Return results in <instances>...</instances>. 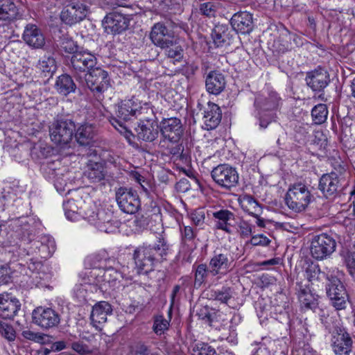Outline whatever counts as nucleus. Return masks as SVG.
<instances>
[{"mask_svg":"<svg viewBox=\"0 0 355 355\" xmlns=\"http://www.w3.org/2000/svg\"><path fill=\"white\" fill-rule=\"evenodd\" d=\"M170 246L164 238H159L154 244H145L138 246L134 250L132 258L137 273L147 275L153 271L157 263L166 259Z\"/></svg>","mask_w":355,"mask_h":355,"instance_id":"nucleus-1","label":"nucleus"},{"mask_svg":"<svg viewBox=\"0 0 355 355\" xmlns=\"http://www.w3.org/2000/svg\"><path fill=\"white\" fill-rule=\"evenodd\" d=\"M145 114H152V108L148 105L139 106L132 99H125L118 104L115 111L116 116H110L109 121L116 130L130 141L134 135L128 130L125 122L133 118H139Z\"/></svg>","mask_w":355,"mask_h":355,"instance_id":"nucleus-2","label":"nucleus"},{"mask_svg":"<svg viewBox=\"0 0 355 355\" xmlns=\"http://www.w3.org/2000/svg\"><path fill=\"white\" fill-rule=\"evenodd\" d=\"M318 189L325 198L331 200H343L347 194L352 193V191H348L345 180L335 172L325 173L320 177Z\"/></svg>","mask_w":355,"mask_h":355,"instance_id":"nucleus-3","label":"nucleus"},{"mask_svg":"<svg viewBox=\"0 0 355 355\" xmlns=\"http://www.w3.org/2000/svg\"><path fill=\"white\" fill-rule=\"evenodd\" d=\"M76 80L83 86L85 85L98 101L104 98L103 94L111 87L107 71L101 67L89 71L83 76H76Z\"/></svg>","mask_w":355,"mask_h":355,"instance_id":"nucleus-4","label":"nucleus"},{"mask_svg":"<svg viewBox=\"0 0 355 355\" xmlns=\"http://www.w3.org/2000/svg\"><path fill=\"white\" fill-rule=\"evenodd\" d=\"M254 105L261 128L265 129L270 123L276 121L275 111L279 106V98L275 94H269L268 96L257 95Z\"/></svg>","mask_w":355,"mask_h":355,"instance_id":"nucleus-5","label":"nucleus"},{"mask_svg":"<svg viewBox=\"0 0 355 355\" xmlns=\"http://www.w3.org/2000/svg\"><path fill=\"white\" fill-rule=\"evenodd\" d=\"M313 196L308 187L302 182H297L289 186L285 197V202L289 209L295 212L306 209L312 200Z\"/></svg>","mask_w":355,"mask_h":355,"instance_id":"nucleus-6","label":"nucleus"},{"mask_svg":"<svg viewBox=\"0 0 355 355\" xmlns=\"http://www.w3.org/2000/svg\"><path fill=\"white\" fill-rule=\"evenodd\" d=\"M76 125L71 119H58L49 127L51 139L57 145L64 147L72 140Z\"/></svg>","mask_w":355,"mask_h":355,"instance_id":"nucleus-7","label":"nucleus"},{"mask_svg":"<svg viewBox=\"0 0 355 355\" xmlns=\"http://www.w3.org/2000/svg\"><path fill=\"white\" fill-rule=\"evenodd\" d=\"M336 248V241L328 234L324 233L314 236L311 240L310 251L311 256L317 260L329 257Z\"/></svg>","mask_w":355,"mask_h":355,"instance_id":"nucleus-8","label":"nucleus"},{"mask_svg":"<svg viewBox=\"0 0 355 355\" xmlns=\"http://www.w3.org/2000/svg\"><path fill=\"white\" fill-rule=\"evenodd\" d=\"M137 127L135 128L137 137L146 142H153L159 136V127L152 110V114H145L139 119Z\"/></svg>","mask_w":355,"mask_h":355,"instance_id":"nucleus-9","label":"nucleus"},{"mask_svg":"<svg viewBox=\"0 0 355 355\" xmlns=\"http://www.w3.org/2000/svg\"><path fill=\"white\" fill-rule=\"evenodd\" d=\"M234 266V257L227 250L215 251L209 263L210 275L212 276H225L232 271Z\"/></svg>","mask_w":355,"mask_h":355,"instance_id":"nucleus-10","label":"nucleus"},{"mask_svg":"<svg viewBox=\"0 0 355 355\" xmlns=\"http://www.w3.org/2000/svg\"><path fill=\"white\" fill-rule=\"evenodd\" d=\"M116 200L120 209L128 214H135L141 206L137 192L131 188H119L116 191Z\"/></svg>","mask_w":355,"mask_h":355,"instance_id":"nucleus-11","label":"nucleus"},{"mask_svg":"<svg viewBox=\"0 0 355 355\" xmlns=\"http://www.w3.org/2000/svg\"><path fill=\"white\" fill-rule=\"evenodd\" d=\"M40 222L33 216H22L12 220L11 226L15 229V236L19 240L30 242L36 233Z\"/></svg>","mask_w":355,"mask_h":355,"instance_id":"nucleus-12","label":"nucleus"},{"mask_svg":"<svg viewBox=\"0 0 355 355\" xmlns=\"http://www.w3.org/2000/svg\"><path fill=\"white\" fill-rule=\"evenodd\" d=\"M211 178L220 187L231 189L239 182V174L236 169L228 164H220L211 171Z\"/></svg>","mask_w":355,"mask_h":355,"instance_id":"nucleus-13","label":"nucleus"},{"mask_svg":"<svg viewBox=\"0 0 355 355\" xmlns=\"http://www.w3.org/2000/svg\"><path fill=\"white\" fill-rule=\"evenodd\" d=\"M326 290L327 296L330 298L332 305L337 309L345 308L347 294L341 281L336 277H327Z\"/></svg>","mask_w":355,"mask_h":355,"instance_id":"nucleus-14","label":"nucleus"},{"mask_svg":"<svg viewBox=\"0 0 355 355\" xmlns=\"http://www.w3.org/2000/svg\"><path fill=\"white\" fill-rule=\"evenodd\" d=\"M89 13V7L80 1H73L64 7L60 13L61 21L73 26L85 19Z\"/></svg>","mask_w":355,"mask_h":355,"instance_id":"nucleus-15","label":"nucleus"},{"mask_svg":"<svg viewBox=\"0 0 355 355\" xmlns=\"http://www.w3.org/2000/svg\"><path fill=\"white\" fill-rule=\"evenodd\" d=\"M96 64V56L88 51H78L71 58V66L75 73V77L95 69Z\"/></svg>","mask_w":355,"mask_h":355,"instance_id":"nucleus-16","label":"nucleus"},{"mask_svg":"<svg viewBox=\"0 0 355 355\" xmlns=\"http://www.w3.org/2000/svg\"><path fill=\"white\" fill-rule=\"evenodd\" d=\"M33 322L43 329L58 327L60 322V315L53 309L38 306L32 313Z\"/></svg>","mask_w":355,"mask_h":355,"instance_id":"nucleus-17","label":"nucleus"},{"mask_svg":"<svg viewBox=\"0 0 355 355\" xmlns=\"http://www.w3.org/2000/svg\"><path fill=\"white\" fill-rule=\"evenodd\" d=\"M352 344L350 335L344 328L336 327L331 331V347L336 355H349Z\"/></svg>","mask_w":355,"mask_h":355,"instance_id":"nucleus-18","label":"nucleus"},{"mask_svg":"<svg viewBox=\"0 0 355 355\" xmlns=\"http://www.w3.org/2000/svg\"><path fill=\"white\" fill-rule=\"evenodd\" d=\"M159 130L164 139L177 143L183 135L184 128L180 119L173 117L164 119L160 124Z\"/></svg>","mask_w":355,"mask_h":355,"instance_id":"nucleus-19","label":"nucleus"},{"mask_svg":"<svg viewBox=\"0 0 355 355\" xmlns=\"http://www.w3.org/2000/svg\"><path fill=\"white\" fill-rule=\"evenodd\" d=\"M129 24V17L116 12L107 14L103 20V25L107 33H121L128 28Z\"/></svg>","mask_w":355,"mask_h":355,"instance_id":"nucleus-20","label":"nucleus"},{"mask_svg":"<svg viewBox=\"0 0 355 355\" xmlns=\"http://www.w3.org/2000/svg\"><path fill=\"white\" fill-rule=\"evenodd\" d=\"M236 37V33L227 24H217L211 32L213 42L217 48H226L230 46Z\"/></svg>","mask_w":355,"mask_h":355,"instance_id":"nucleus-21","label":"nucleus"},{"mask_svg":"<svg viewBox=\"0 0 355 355\" xmlns=\"http://www.w3.org/2000/svg\"><path fill=\"white\" fill-rule=\"evenodd\" d=\"M306 83L313 92L324 90L330 83L329 74L327 70L319 68L306 73Z\"/></svg>","mask_w":355,"mask_h":355,"instance_id":"nucleus-22","label":"nucleus"},{"mask_svg":"<svg viewBox=\"0 0 355 355\" xmlns=\"http://www.w3.org/2000/svg\"><path fill=\"white\" fill-rule=\"evenodd\" d=\"M150 39L155 46L161 49L175 40L163 22H157L153 26Z\"/></svg>","mask_w":355,"mask_h":355,"instance_id":"nucleus-23","label":"nucleus"},{"mask_svg":"<svg viewBox=\"0 0 355 355\" xmlns=\"http://www.w3.org/2000/svg\"><path fill=\"white\" fill-rule=\"evenodd\" d=\"M232 29L236 33L249 34L253 30V17L249 12H238L230 19Z\"/></svg>","mask_w":355,"mask_h":355,"instance_id":"nucleus-24","label":"nucleus"},{"mask_svg":"<svg viewBox=\"0 0 355 355\" xmlns=\"http://www.w3.org/2000/svg\"><path fill=\"white\" fill-rule=\"evenodd\" d=\"M205 88L208 93L213 95L220 94L225 88V76L216 70H211L205 76Z\"/></svg>","mask_w":355,"mask_h":355,"instance_id":"nucleus-25","label":"nucleus"},{"mask_svg":"<svg viewBox=\"0 0 355 355\" xmlns=\"http://www.w3.org/2000/svg\"><path fill=\"white\" fill-rule=\"evenodd\" d=\"M203 121L207 130L215 129L220 123L222 112L220 107L214 103L208 102L202 112Z\"/></svg>","mask_w":355,"mask_h":355,"instance_id":"nucleus-26","label":"nucleus"},{"mask_svg":"<svg viewBox=\"0 0 355 355\" xmlns=\"http://www.w3.org/2000/svg\"><path fill=\"white\" fill-rule=\"evenodd\" d=\"M22 37L33 49H42L45 45V37L42 31L35 24H28L26 26Z\"/></svg>","mask_w":355,"mask_h":355,"instance_id":"nucleus-27","label":"nucleus"},{"mask_svg":"<svg viewBox=\"0 0 355 355\" xmlns=\"http://www.w3.org/2000/svg\"><path fill=\"white\" fill-rule=\"evenodd\" d=\"M95 135V126L85 123L78 126L73 136L80 146L90 147L94 142Z\"/></svg>","mask_w":355,"mask_h":355,"instance_id":"nucleus-28","label":"nucleus"},{"mask_svg":"<svg viewBox=\"0 0 355 355\" xmlns=\"http://www.w3.org/2000/svg\"><path fill=\"white\" fill-rule=\"evenodd\" d=\"M21 304L18 300L8 295H0V318L12 319L19 309Z\"/></svg>","mask_w":355,"mask_h":355,"instance_id":"nucleus-29","label":"nucleus"},{"mask_svg":"<svg viewBox=\"0 0 355 355\" xmlns=\"http://www.w3.org/2000/svg\"><path fill=\"white\" fill-rule=\"evenodd\" d=\"M55 44L60 52H64L73 55L78 50L77 43L67 33L59 30L55 35Z\"/></svg>","mask_w":355,"mask_h":355,"instance_id":"nucleus-30","label":"nucleus"},{"mask_svg":"<svg viewBox=\"0 0 355 355\" xmlns=\"http://www.w3.org/2000/svg\"><path fill=\"white\" fill-rule=\"evenodd\" d=\"M21 17L22 14L12 0H0V20L11 21Z\"/></svg>","mask_w":355,"mask_h":355,"instance_id":"nucleus-31","label":"nucleus"},{"mask_svg":"<svg viewBox=\"0 0 355 355\" xmlns=\"http://www.w3.org/2000/svg\"><path fill=\"white\" fill-rule=\"evenodd\" d=\"M111 305L105 301L96 303L93 307L91 313V320L94 324H103L107 321L108 315L112 314Z\"/></svg>","mask_w":355,"mask_h":355,"instance_id":"nucleus-32","label":"nucleus"},{"mask_svg":"<svg viewBox=\"0 0 355 355\" xmlns=\"http://www.w3.org/2000/svg\"><path fill=\"white\" fill-rule=\"evenodd\" d=\"M106 173L104 165L96 162H88L84 173L85 177L93 183L101 182L104 180Z\"/></svg>","mask_w":355,"mask_h":355,"instance_id":"nucleus-33","label":"nucleus"},{"mask_svg":"<svg viewBox=\"0 0 355 355\" xmlns=\"http://www.w3.org/2000/svg\"><path fill=\"white\" fill-rule=\"evenodd\" d=\"M213 217L216 220V227L227 233L231 232L230 226H233L234 214L227 209H220L213 213Z\"/></svg>","mask_w":355,"mask_h":355,"instance_id":"nucleus-34","label":"nucleus"},{"mask_svg":"<svg viewBox=\"0 0 355 355\" xmlns=\"http://www.w3.org/2000/svg\"><path fill=\"white\" fill-rule=\"evenodd\" d=\"M117 221L114 220L113 214L105 209L98 211V220L95 226L101 232L106 233L114 232L116 228Z\"/></svg>","mask_w":355,"mask_h":355,"instance_id":"nucleus-35","label":"nucleus"},{"mask_svg":"<svg viewBox=\"0 0 355 355\" xmlns=\"http://www.w3.org/2000/svg\"><path fill=\"white\" fill-rule=\"evenodd\" d=\"M97 289L96 284L84 282L75 286L73 295L79 303L83 304L91 298L92 294L96 292Z\"/></svg>","mask_w":355,"mask_h":355,"instance_id":"nucleus-36","label":"nucleus"},{"mask_svg":"<svg viewBox=\"0 0 355 355\" xmlns=\"http://www.w3.org/2000/svg\"><path fill=\"white\" fill-rule=\"evenodd\" d=\"M55 88L59 94L67 96L76 91V85L71 76L64 73L58 77Z\"/></svg>","mask_w":355,"mask_h":355,"instance_id":"nucleus-37","label":"nucleus"},{"mask_svg":"<svg viewBox=\"0 0 355 355\" xmlns=\"http://www.w3.org/2000/svg\"><path fill=\"white\" fill-rule=\"evenodd\" d=\"M240 204L244 211L254 218H257L261 214V208L259 203L250 195L244 196Z\"/></svg>","mask_w":355,"mask_h":355,"instance_id":"nucleus-38","label":"nucleus"},{"mask_svg":"<svg viewBox=\"0 0 355 355\" xmlns=\"http://www.w3.org/2000/svg\"><path fill=\"white\" fill-rule=\"evenodd\" d=\"M36 67L46 78L52 77L57 69L55 60L51 56H44L40 58Z\"/></svg>","mask_w":355,"mask_h":355,"instance_id":"nucleus-39","label":"nucleus"},{"mask_svg":"<svg viewBox=\"0 0 355 355\" xmlns=\"http://www.w3.org/2000/svg\"><path fill=\"white\" fill-rule=\"evenodd\" d=\"M302 306L306 309L316 311L318 308V295H315L309 289H302L298 295Z\"/></svg>","mask_w":355,"mask_h":355,"instance_id":"nucleus-40","label":"nucleus"},{"mask_svg":"<svg viewBox=\"0 0 355 355\" xmlns=\"http://www.w3.org/2000/svg\"><path fill=\"white\" fill-rule=\"evenodd\" d=\"M162 50L164 51V55L167 58L174 59L175 61L180 62L183 58V49L176 39L162 48Z\"/></svg>","mask_w":355,"mask_h":355,"instance_id":"nucleus-41","label":"nucleus"},{"mask_svg":"<svg viewBox=\"0 0 355 355\" xmlns=\"http://www.w3.org/2000/svg\"><path fill=\"white\" fill-rule=\"evenodd\" d=\"M96 209L94 205L84 204V206L80 207V218H83L95 226L98 220V211L100 210L98 209L96 211Z\"/></svg>","mask_w":355,"mask_h":355,"instance_id":"nucleus-42","label":"nucleus"},{"mask_svg":"<svg viewBox=\"0 0 355 355\" xmlns=\"http://www.w3.org/2000/svg\"><path fill=\"white\" fill-rule=\"evenodd\" d=\"M82 203L81 200L78 202L74 199H69L63 203V207L64 214L67 218H71V213H73V219L80 218V207H78V204Z\"/></svg>","mask_w":355,"mask_h":355,"instance_id":"nucleus-43","label":"nucleus"},{"mask_svg":"<svg viewBox=\"0 0 355 355\" xmlns=\"http://www.w3.org/2000/svg\"><path fill=\"white\" fill-rule=\"evenodd\" d=\"M327 107L323 103L318 104L314 106L311 110L313 120L316 124H322L324 123L327 118Z\"/></svg>","mask_w":355,"mask_h":355,"instance_id":"nucleus-44","label":"nucleus"},{"mask_svg":"<svg viewBox=\"0 0 355 355\" xmlns=\"http://www.w3.org/2000/svg\"><path fill=\"white\" fill-rule=\"evenodd\" d=\"M210 274V268L208 269L207 266L204 263L199 264L194 270V285L200 287L206 282L208 275Z\"/></svg>","mask_w":355,"mask_h":355,"instance_id":"nucleus-45","label":"nucleus"},{"mask_svg":"<svg viewBox=\"0 0 355 355\" xmlns=\"http://www.w3.org/2000/svg\"><path fill=\"white\" fill-rule=\"evenodd\" d=\"M274 51L278 54L284 53L289 50L293 49L292 42L284 39V34H282L277 40L274 41L272 44Z\"/></svg>","mask_w":355,"mask_h":355,"instance_id":"nucleus-46","label":"nucleus"},{"mask_svg":"<svg viewBox=\"0 0 355 355\" xmlns=\"http://www.w3.org/2000/svg\"><path fill=\"white\" fill-rule=\"evenodd\" d=\"M217 9V5L211 1L201 3L199 6V12L209 18L215 17Z\"/></svg>","mask_w":355,"mask_h":355,"instance_id":"nucleus-47","label":"nucleus"},{"mask_svg":"<svg viewBox=\"0 0 355 355\" xmlns=\"http://www.w3.org/2000/svg\"><path fill=\"white\" fill-rule=\"evenodd\" d=\"M193 355H216L214 348L205 343L193 345Z\"/></svg>","mask_w":355,"mask_h":355,"instance_id":"nucleus-48","label":"nucleus"},{"mask_svg":"<svg viewBox=\"0 0 355 355\" xmlns=\"http://www.w3.org/2000/svg\"><path fill=\"white\" fill-rule=\"evenodd\" d=\"M169 321L163 315H157L155 317L153 323V331L157 335H162L168 329Z\"/></svg>","mask_w":355,"mask_h":355,"instance_id":"nucleus-49","label":"nucleus"},{"mask_svg":"<svg viewBox=\"0 0 355 355\" xmlns=\"http://www.w3.org/2000/svg\"><path fill=\"white\" fill-rule=\"evenodd\" d=\"M0 334L8 341L15 339V331L12 325L0 320Z\"/></svg>","mask_w":355,"mask_h":355,"instance_id":"nucleus-50","label":"nucleus"},{"mask_svg":"<svg viewBox=\"0 0 355 355\" xmlns=\"http://www.w3.org/2000/svg\"><path fill=\"white\" fill-rule=\"evenodd\" d=\"M233 295V291L230 287H223L221 290L215 291L213 296L216 300L227 304Z\"/></svg>","mask_w":355,"mask_h":355,"instance_id":"nucleus-51","label":"nucleus"},{"mask_svg":"<svg viewBox=\"0 0 355 355\" xmlns=\"http://www.w3.org/2000/svg\"><path fill=\"white\" fill-rule=\"evenodd\" d=\"M21 335L24 338L37 343H44L46 338H49L46 334L36 333L28 329L23 331Z\"/></svg>","mask_w":355,"mask_h":355,"instance_id":"nucleus-52","label":"nucleus"},{"mask_svg":"<svg viewBox=\"0 0 355 355\" xmlns=\"http://www.w3.org/2000/svg\"><path fill=\"white\" fill-rule=\"evenodd\" d=\"M238 228L237 232L243 239L249 237L252 234V225L246 220H240L236 223Z\"/></svg>","mask_w":355,"mask_h":355,"instance_id":"nucleus-53","label":"nucleus"},{"mask_svg":"<svg viewBox=\"0 0 355 355\" xmlns=\"http://www.w3.org/2000/svg\"><path fill=\"white\" fill-rule=\"evenodd\" d=\"M51 153L49 147L41 145L34 146L31 150V157L33 159H41L46 157Z\"/></svg>","mask_w":355,"mask_h":355,"instance_id":"nucleus-54","label":"nucleus"},{"mask_svg":"<svg viewBox=\"0 0 355 355\" xmlns=\"http://www.w3.org/2000/svg\"><path fill=\"white\" fill-rule=\"evenodd\" d=\"M56 163L55 162H47L42 165V170L43 171L46 178L53 180L57 175V169L55 167Z\"/></svg>","mask_w":355,"mask_h":355,"instance_id":"nucleus-55","label":"nucleus"},{"mask_svg":"<svg viewBox=\"0 0 355 355\" xmlns=\"http://www.w3.org/2000/svg\"><path fill=\"white\" fill-rule=\"evenodd\" d=\"M189 216L191 221L197 226L202 225L205 222V209L202 208L192 211Z\"/></svg>","mask_w":355,"mask_h":355,"instance_id":"nucleus-56","label":"nucleus"},{"mask_svg":"<svg viewBox=\"0 0 355 355\" xmlns=\"http://www.w3.org/2000/svg\"><path fill=\"white\" fill-rule=\"evenodd\" d=\"M132 353L135 355H157L153 353L150 348L143 343H138L135 345Z\"/></svg>","mask_w":355,"mask_h":355,"instance_id":"nucleus-57","label":"nucleus"},{"mask_svg":"<svg viewBox=\"0 0 355 355\" xmlns=\"http://www.w3.org/2000/svg\"><path fill=\"white\" fill-rule=\"evenodd\" d=\"M270 243V240L263 234L253 236L250 241V243L252 245L266 246L269 245Z\"/></svg>","mask_w":355,"mask_h":355,"instance_id":"nucleus-58","label":"nucleus"},{"mask_svg":"<svg viewBox=\"0 0 355 355\" xmlns=\"http://www.w3.org/2000/svg\"><path fill=\"white\" fill-rule=\"evenodd\" d=\"M71 349L80 355H85L91 353L89 347L80 342H74L71 344Z\"/></svg>","mask_w":355,"mask_h":355,"instance_id":"nucleus-59","label":"nucleus"},{"mask_svg":"<svg viewBox=\"0 0 355 355\" xmlns=\"http://www.w3.org/2000/svg\"><path fill=\"white\" fill-rule=\"evenodd\" d=\"M9 268L7 266L0 264V285L6 284L10 281Z\"/></svg>","mask_w":355,"mask_h":355,"instance_id":"nucleus-60","label":"nucleus"},{"mask_svg":"<svg viewBox=\"0 0 355 355\" xmlns=\"http://www.w3.org/2000/svg\"><path fill=\"white\" fill-rule=\"evenodd\" d=\"M286 133L283 129V128L279 125L277 124L275 127V132H274V137H277L276 142L278 146H281L282 144V141H284L286 139Z\"/></svg>","mask_w":355,"mask_h":355,"instance_id":"nucleus-61","label":"nucleus"},{"mask_svg":"<svg viewBox=\"0 0 355 355\" xmlns=\"http://www.w3.org/2000/svg\"><path fill=\"white\" fill-rule=\"evenodd\" d=\"M181 232L182 240L185 242L192 241L196 236V232L190 226H184Z\"/></svg>","mask_w":355,"mask_h":355,"instance_id":"nucleus-62","label":"nucleus"},{"mask_svg":"<svg viewBox=\"0 0 355 355\" xmlns=\"http://www.w3.org/2000/svg\"><path fill=\"white\" fill-rule=\"evenodd\" d=\"M284 39H287L288 41L292 42L293 49L302 44L300 37L297 35L295 33H293L288 31H286L284 34Z\"/></svg>","mask_w":355,"mask_h":355,"instance_id":"nucleus-63","label":"nucleus"},{"mask_svg":"<svg viewBox=\"0 0 355 355\" xmlns=\"http://www.w3.org/2000/svg\"><path fill=\"white\" fill-rule=\"evenodd\" d=\"M306 272L307 274L308 279L309 281H312L313 279L319 278L320 270L318 266H311L307 268Z\"/></svg>","mask_w":355,"mask_h":355,"instance_id":"nucleus-64","label":"nucleus"}]
</instances>
